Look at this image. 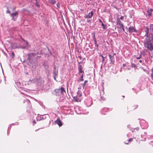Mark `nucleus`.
Wrapping results in <instances>:
<instances>
[{
    "label": "nucleus",
    "instance_id": "1",
    "mask_svg": "<svg viewBox=\"0 0 153 153\" xmlns=\"http://www.w3.org/2000/svg\"><path fill=\"white\" fill-rule=\"evenodd\" d=\"M149 29L146 28V35L147 36L146 39L149 40V41H153V33H149Z\"/></svg>",
    "mask_w": 153,
    "mask_h": 153
},
{
    "label": "nucleus",
    "instance_id": "2",
    "mask_svg": "<svg viewBox=\"0 0 153 153\" xmlns=\"http://www.w3.org/2000/svg\"><path fill=\"white\" fill-rule=\"evenodd\" d=\"M54 91L55 92V94L56 96H59L60 93L63 94L64 92H65V90L63 87H61L60 89H56Z\"/></svg>",
    "mask_w": 153,
    "mask_h": 153
},
{
    "label": "nucleus",
    "instance_id": "3",
    "mask_svg": "<svg viewBox=\"0 0 153 153\" xmlns=\"http://www.w3.org/2000/svg\"><path fill=\"white\" fill-rule=\"evenodd\" d=\"M151 42L147 41L144 43L145 47L151 51L153 50V46L151 43Z\"/></svg>",
    "mask_w": 153,
    "mask_h": 153
},
{
    "label": "nucleus",
    "instance_id": "4",
    "mask_svg": "<svg viewBox=\"0 0 153 153\" xmlns=\"http://www.w3.org/2000/svg\"><path fill=\"white\" fill-rule=\"evenodd\" d=\"M18 13L17 11H15V12L12 13L10 14V16L12 17V19L14 21H15L17 19Z\"/></svg>",
    "mask_w": 153,
    "mask_h": 153
},
{
    "label": "nucleus",
    "instance_id": "5",
    "mask_svg": "<svg viewBox=\"0 0 153 153\" xmlns=\"http://www.w3.org/2000/svg\"><path fill=\"white\" fill-rule=\"evenodd\" d=\"M128 31L129 32L131 33L134 32H136V30L133 27H130L128 28Z\"/></svg>",
    "mask_w": 153,
    "mask_h": 153
},
{
    "label": "nucleus",
    "instance_id": "6",
    "mask_svg": "<svg viewBox=\"0 0 153 153\" xmlns=\"http://www.w3.org/2000/svg\"><path fill=\"white\" fill-rule=\"evenodd\" d=\"M93 13L92 11H91L90 13H89L88 14L86 15L85 18L87 19H89L91 18L93 15Z\"/></svg>",
    "mask_w": 153,
    "mask_h": 153
},
{
    "label": "nucleus",
    "instance_id": "7",
    "mask_svg": "<svg viewBox=\"0 0 153 153\" xmlns=\"http://www.w3.org/2000/svg\"><path fill=\"white\" fill-rule=\"evenodd\" d=\"M55 122L59 125V126H61L62 125V123L61 120L59 119H58Z\"/></svg>",
    "mask_w": 153,
    "mask_h": 153
},
{
    "label": "nucleus",
    "instance_id": "8",
    "mask_svg": "<svg viewBox=\"0 0 153 153\" xmlns=\"http://www.w3.org/2000/svg\"><path fill=\"white\" fill-rule=\"evenodd\" d=\"M109 56L110 58V60L113 64L114 63V61H113V60L114 59V57L113 56H111L110 54L109 55Z\"/></svg>",
    "mask_w": 153,
    "mask_h": 153
},
{
    "label": "nucleus",
    "instance_id": "9",
    "mask_svg": "<svg viewBox=\"0 0 153 153\" xmlns=\"http://www.w3.org/2000/svg\"><path fill=\"white\" fill-rule=\"evenodd\" d=\"M153 11V10L152 9H151L149 10H147V12L149 16H150L152 15V12Z\"/></svg>",
    "mask_w": 153,
    "mask_h": 153
},
{
    "label": "nucleus",
    "instance_id": "10",
    "mask_svg": "<svg viewBox=\"0 0 153 153\" xmlns=\"http://www.w3.org/2000/svg\"><path fill=\"white\" fill-rule=\"evenodd\" d=\"M28 58L27 59V60H30V59H31L33 57V54H29L28 55Z\"/></svg>",
    "mask_w": 153,
    "mask_h": 153
},
{
    "label": "nucleus",
    "instance_id": "11",
    "mask_svg": "<svg viewBox=\"0 0 153 153\" xmlns=\"http://www.w3.org/2000/svg\"><path fill=\"white\" fill-rule=\"evenodd\" d=\"M78 69L79 73H82L84 72L82 70V66L80 65L79 66Z\"/></svg>",
    "mask_w": 153,
    "mask_h": 153
},
{
    "label": "nucleus",
    "instance_id": "12",
    "mask_svg": "<svg viewBox=\"0 0 153 153\" xmlns=\"http://www.w3.org/2000/svg\"><path fill=\"white\" fill-rule=\"evenodd\" d=\"M121 22L119 19H117V25H119L121 24Z\"/></svg>",
    "mask_w": 153,
    "mask_h": 153
},
{
    "label": "nucleus",
    "instance_id": "13",
    "mask_svg": "<svg viewBox=\"0 0 153 153\" xmlns=\"http://www.w3.org/2000/svg\"><path fill=\"white\" fill-rule=\"evenodd\" d=\"M28 44V43L27 42H26L25 43V45L23 46H21V48H24L26 47V46Z\"/></svg>",
    "mask_w": 153,
    "mask_h": 153
},
{
    "label": "nucleus",
    "instance_id": "14",
    "mask_svg": "<svg viewBox=\"0 0 153 153\" xmlns=\"http://www.w3.org/2000/svg\"><path fill=\"white\" fill-rule=\"evenodd\" d=\"M88 81L87 80H85L84 81V83L83 85V88L84 89L85 88V84L87 83Z\"/></svg>",
    "mask_w": 153,
    "mask_h": 153
},
{
    "label": "nucleus",
    "instance_id": "15",
    "mask_svg": "<svg viewBox=\"0 0 153 153\" xmlns=\"http://www.w3.org/2000/svg\"><path fill=\"white\" fill-rule=\"evenodd\" d=\"M50 2L53 4H54L55 3L56 1L54 0H50Z\"/></svg>",
    "mask_w": 153,
    "mask_h": 153
},
{
    "label": "nucleus",
    "instance_id": "16",
    "mask_svg": "<svg viewBox=\"0 0 153 153\" xmlns=\"http://www.w3.org/2000/svg\"><path fill=\"white\" fill-rule=\"evenodd\" d=\"M74 99L75 100V101L78 102L79 100V99L78 98L76 97H74Z\"/></svg>",
    "mask_w": 153,
    "mask_h": 153
},
{
    "label": "nucleus",
    "instance_id": "17",
    "mask_svg": "<svg viewBox=\"0 0 153 153\" xmlns=\"http://www.w3.org/2000/svg\"><path fill=\"white\" fill-rule=\"evenodd\" d=\"M53 74L54 75V76H57V72H56V71H54Z\"/></svg>",
    "mask_w": 153,
    "mask_h": 153
},
{
    "label": "nucleus",
    "instance_id": "18",
    "mask_svg": "<svg viewBox=\"0 0 153 153\" xmlns=\"http://www.w3.org/2000/svg\"><path fill=\"white\" fill-rule=\"evenodd\" d=\"M77 94H79L77 95V96H78L79 97H80L82 95V94L80 93V92L79 91H78Z\"/></svg>",
    "mask_w": 153,
    "mask_h": 153
},
{
    "label": "nucleus",
    "instance_id": "19",
    "mask_svg": "<svg viewBox=\"0 0 153 153\" xmlns=\"http://www.w3.org/2000/svg\"><path fill=\"white\" fill-rule=\"evenodd\" d=\"M102 26L103 27L104 29H105L106 28V26L104 25V24L103 23H102L101 24Z\"/></svg>",
    "mask_w": 153,
    "mask_h": 153
},
{
    "label": "nucleus",
    "instance_id": "20",
    "mask_svg": "<svg viewBox=\"0 0 153 153\" xmlns=\"http://www.w3.org/2000/svg\"><path fill=\"white\" fill-rule=\"evenodd\" d=\"M100 56L102 57V62H103L105 60L104 57L102 55H100Z\"/></svg>",
    "mask_w": 153,
    "mask_h": 153
},
{
    "label": "nucleus",
    "instance_id": "21",
    "mask_svg": "<svg viewBox=\"0 0 153 153\" xmlns=\"http://www.w3.org/2000/svg\"><path fill=\"white\" fill-rule=\"evenodd\" d=\"M152 74H151V77L152 79H153V68H152Z\"/></svg>",
    "mask_w": 153,
    "mask_h": 153
},
{
    "label": "nucleus",
    "instance_id": "22",
    "mask_svg": "<svg viewBox=\"0 0 153 153\" xmlns=\"http://www.w3.org/2000/svg\"><path fill=\"white\" fill-rule=\"evenodd\" d=\"M120 27L122 28V29H123V27H124L122 23L120 25H119Z\"/></svg>",
    "mask_w": 153,
    "mask_h": 153
},
{
    "label": "nucleus",
    "instance_id": "23",
    "mask_svg": "<svg viewBox=\"0 0 153 153\" xmlns=\"http://www.w3.org/2000/svg\"><path fill=\"white\" fill-rule=\"evenodd\" d=\"M11 55L12 56V58H13L15 56V54L13 52H12L11 53Z\"/></svg>",
    "mask_w": 153,
    "mask_h": 153
},
{
    "label": "nucleus",
    "instance_id": "24",
    "mask_svg": "<svg viewBox=\"0 0 153 153\" xmlns=\"http://www.w3.org/2000/svg\"><path fill=\"white\" fill-rule=\"evenodd\" d=\"M141 54L138 57H137L136 58L137 59H140V58H141Z\"/></svg>",
    "mask_w": 153,
    "mask_h": 153
},
{
    "label": "nucleus",
    "instance_id": "25",
    "mask_svg": "<svg viewBox=\"0 0 153 153\" xmlns=\"http://www.w3.org/2000/svg\"><path fill=\"white\" fill-rule=\"evenodd\" d=\"M35 1H36V3L35 4L36 5V6H38V7H39V4H38V3H37V1L36 0H35Z\"/></svg>",
    "mask_w": 153,
    "mask_h": 153
},
{
    "label": "nucleus",
    "instance_id": "26",
    "mask_svg": "<svg viewBox=\"0 0 153 153\" xmlns=\"http://www.w3.org/2000/svg\"><path fill=\"white\" fill-rule=\"evenodd\" d=\"M131 66H132L134 67H135L136 66V65L134 64H132Z\"/></svg>",
    "mask_w": 153,
    "mask_h": 153
},
{
    "label": "nucleus",
    "instance_id": "27",
    "mask_svg": "<svg viewBox=\"0 0 153 153\" xmlns=\"http://www.w3.org/2000/svg\"><path fill=\"white\" fill-rule=\"evenodd\" d=\"M93 39L94 40H96V39L95 37V34H94V36H93Z\"/></svg>",
    "mask_w": 153,
    "mask_h": 153
},
{
    "label": "nucleus",
    "instance_id": "28",
    "mask_svg": "<svg viewBox=\"0 0 153 153\" xmlns=\"http://www.w3.org/2000/svg\"><path fill=\"white\" fill-rule=\"evenodd\" d=\"M60 4L59 3H58L57 4H56V5L57 6V7H59V6H60Z\"/></svg>",
    "mask_w": 153,
    "mask_h": 153
},
{
    "label": "nucleus",
    "instance_id": "29",
    "mask_svg": "<svg viewBox=\"0 0 153 153\" xmlns=\"http://www.w3.org/2000/svg\"><path fill=\"white\" fill-rule=\"evenodd\" d=\"M132 140V138H131L128 139V142H130Z\"/></svg>",
    "mask_w": 153,
    "mask_h": 153
},
{
    "label": "nucleus",
    "instance_id": "30",
    "mask_svg": "<svg viewBox=\"0 0 153 153\" xmlns=\"http://www.w3.org/2000/svg\"><path fill=\"white\" fill-rule=\"evenodd\" d=\"M81 80L82 81H83V75H82V76L81 77Z\"/></svg>",
    "mask_w": 153,
    "mask_h": 153
},
{
    "label": "nucleus",
    "instance_id": "31",
    "mask_svg": "<svg viewBox=\"0 0 153 153\" xmlns=\"http://www.w3.org/2000/svg\"><path fill=\"white\" fill-rule=\"evenodd\" d=\"M153 54L152 56H149V58L150 59H151V58H153Z\"/></svg>",
    "mask_w": 153,
    "mask_h": 153
},
{
    "label": "nucleus",
    "instance_id": "32",
    "mask_svg": "<svg viewBox=\"0 0 153 153\" xmlns=\"http://www.w3.org/2000/svg\"><path fill=\"white\" fill-rule=\"evenodd\" d=\"M94 41V43L95 44H96L97 43V41H96V40H95Z\"/></svg>",
    "mask_w": 153,
    "mask_h": 153
},
{
    "label": "nucleus",
    "instance_id": "33",
    "mask_svg": "<svg viewBox=\"0 0 153 153\" xmlns=\"http://www.w3.org/2000/svg\"><path fill=\"white\" fill-rule=\"evenodd\" d=\"M123 16H122L120 18V19H123Z\"/></svg>",
    "mask_w": 153,
    "mask_h": 153
},
{
    "label": "nucleus",
    "instance_id": "34",
    "mask_svg": "<svg viewBox=\"0 0 153 153\" xmlns=\"http://www.w3.org/2000/svg\"><path fill=\"white\" fill-rule=\"evenodd\" d=\"M101 99H102V100H105V99H103V97H101Z\"/></svg>",
    "mask_w": 153,
    "mask_h": 153
},
{
    "label": "nucleus",
    "instance_id": "35",
    "mask_svg": "<svg viewBox=\"0 0 153 153\" xmlns=\"http://www.w3.org/2000/svg\"><path fill=\"white\" fill-rule=\"evenodd\" d=\"M99 21L100 22L102 23V21L100 19H99Z\"/></svg>",
    "mask_w": 153,
    "mask_h": 153
},
{
    "label": "nucleus",
    "instance_id": "36",
    "mask_svg": "<svg viewBox=\"0 0 153 153\" xmlns=\"http://www.w3.org/2000/svg\"><path fill=\"white\" fill-rule=\"evenodd\" d=\"M7 13H10V12L8 10H7Z\"/></svg>",
    "mask_w": 153,
    "mask_h": 153
},
{
    "label": "nucleus",
    "instance_id": "37",
    "mask_svg": "<svg viewBox=\"0 0 153 153\" xmlns=\"http://www.w3.org/2000/svg\"><path fill=\"white\" fill-rule=\"evenodd\" d=\"M56 76H54V79L55 80H56Z\"/></svg>",
    "mask_w": 153,
    "mask_h": 153
},
{
    "label": "nucleus",
    "instance_id": "38",
    "mask_svg": "<svg viewBox=\"0 0 153 153\" xmlns=\"http://www.w3.org/2000/svg\"><path fill=\"white\" fill-rule=\"evenodd\" d=\"M139 62H140H140H142V61L141 60H139Z\"/></svg>",
    "mask_w": 153,
    "mask_h": 153
},
{
    "label": "nucleus",
    "instance_id": "39",
    "mask_svg": "<svg viewBox=\"0 0 153 153\" xmlns=\"http://www.w3.org/2000/svg\"><path fill=\"white\" fill-rule=\"evenodd\" d=\"M122 29L124 31V27H123V29Z\"/></svg>",
    "mask_w": 153,
    "mask_h": 153
},
{
    "label": "nucleus",
    "instance_id": "40",
    "mask_svg": "<svg viewBox=\"0 0 153 153\" xmlns=\"http://www.w3.org/2000/svg\"><path fill=\"white\" fill-rule=\"evenodd\" d=\"M125 144H128V143H125Z\"/></svg>",
    "mask_w": 153,
    "mask_h": 153
},
{
    "label": "nucleus",
    "instance_id": "41",
    "mask_svg": "<svg viewBox=\"0 0 153 153\" xmlns=\"http://www.w3.org/2000/svg\"><path fill=\"white\" fill-rule=\"evenodd\" d=\"M153 25V27H152V31L153 32V25Z\"/></svg>",
    "mask_w": 153,
    "mask_h": 153
},
{
    "label": "nucleus",
    "instance_id": "42",
    "mask_svg": "<svg viewBox=\"0 0 153 153\" xmlns=\"http://www.w3.org/2000/svg\"><path fill=\"white\" fill-rule=\"evenodd\" d=\"M123 97H125L124 96H123Z\"/></svg>",
    "mask_w": 153,
    "mask_h": 153
}]
</instances>
